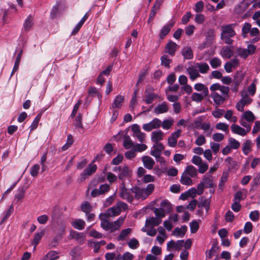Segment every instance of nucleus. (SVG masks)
Wrapping results in <instances>:
<instances>
[{
  "label": "nucleus",
  "mask_w": 260,
  "mask_h": 260,
  "mask_svg": "<svg viewBox=\"0 0 260 260\" xmlns=\"http://www.w3.org/2000/svg\"><path fill=\"white\" fill-rule=\"evenodd\" d=\"M235 24L223 25L221 26L220 39L227 45H232L234 40L232 39L236 35L234 30Z\"/></svg>",
  "instance_id": "nucleus-1"
},
{
  "label": "nucleus",
  "mask_w": 260,
  "mask_h": 260,
  "mask_svg": "<svg viewBox=\"0 0 260 260\" xmlns=\"http://www.w3.org/2000/svg\"><path fill=\"white\" fill-rule=\"evenodd\" d=\"M241 99L236 104V108L238 111L242 112L244 111V107L250 104L252 102V99L249 98L247 92L245 90L242 91L241 93Z\"/></svg>",
  "instance_id": "nucleus-2"
},
{
  "label": "nucleus",
  "mask_w": 260,
  "mask_h": 260,
  "mask_svg": "<svg viewBox=\"0 0 260 260\" xmlns=\"http://www.w3.org/2000/svg\"><path fill=\"white\" fill-rule=\"evenodd\" d=\"M132 189L129 190L125 188L124 183L123 182L121 186L120 187V196L124 200H127L129 202H132L134 200V197L132 194Z\"/></svg>",
  "instance_id": "nucleus-3"
},
{
  "label": "nucleus",
  "mask_w": 260,
  "mask_h": 260,
  "mask_svg": "<svg viewBox=\"0 0 260 260\" xmlns=\"http://www.w3.org/2000/svg\"><path fill=\"white\" fill-rule=\"evenodd\" d=\"M161 124V120L158 118H155L150 122L144 124L142 126V128L146 132H150L153 129L159 128Z\"/></svg>",
  "instance_id": "nucleus-4"
},
{
  "label": "nucleus",
  "mask_w": 260,
  "mask_h": 260,
  "mask_svg": "<svg viewBox=\"0 0 260 260\" xmlns=\"http://www.w3.org/2000/svg\"><path fill=\"white\" fill-rule=\"evenodd\" d=\"M210 90L211 91L216 92L217 90H219L221 93V95L229 98V92L230 91V88L228 86L221 85L219 83H215L212 84L210 87Z\"/></svg>",
  "instance_id": "nucleus-5"
},
{
  "label": "nucleus",
  "mask_w": 260,
  "mask_h": 260,
  "mask_svg": "<svg viewBox=\"0 0 260 260\" xmlns=\"http://www.w3.org/2000/svg\"><path fill=\"white\" fill-rule=\"evenodd\" d=\"M96 169L97 166L96 165H93L92 164L89 165L81 174V181H84L87 176L93 174Z\"/></svg>",
  "instance_id": "nucleus-6"
},
{
  "label": "nucleus",
  "mask_w": 260,
  "mask_h": 260,
  "mask_svg": "<svg viewBox=\"0 0 260 260\" xmlns=\"http://www.w3.org/2000/svg\"><path fill=\"white\" fill-rule=\"evenodd\" d=\"M186 71L189 75V78L191 80L194 81L197 78L200 77V74L195 63L188 67Z\"/></svg>",
  "instance_id": "nucleus-7"
},
{
  "label": "nucleus",
  "mask_w": 260,
  "mask_h": 260,
  "mask_svg": "<svg viewBox=\"0 0 260 260\" xmlns=\"http://www.w3.org/2000/svg\"><path fill=\"white\" fill-rule=\"evenodd\" d=\"M211 97L213 99L214 103L216 105V107H219L228 98L222 95H220L218 92L211 91Z\"/></svg>",
  "instance_id": "nucleus-8"
},
{
  "label": "nucleus",
  "mask_w": 260,
  "mask_h": 260,
  "mask_svg": "<svg viewBox=\"0 0 260 260\" xmlns=\"http://www.w3.org/2000/svg\"><path fill=\"white\" fill-rule=\"evenodd\" d=\"M165 148L162 144L160 143H156L153 145L152 150H151L150 154L156 158H159L160 156L161 152Z\"/></svg>",
  "instance_id": "nucleus-9"
},
{
  "label": "nucleus",
  "mask_w": 260,
  "mask_h": 260,
  "mask_svg": "<svg viewBox=\"0 0 260 260\" xmlns=\"http://www.w3.org/2000/svg\"><path fill=\"white\" fill-rule=\"evenodd\" d=\"M132 191L135 193V198L137 199L145 200L147 197V193L145 191V189L141 188L139 187H135L132 188Z\"/></svg>",
  "instance_id": "nucleus-10"
},
{
  "label": "nucleus",
  "mask_w": 260,
  "mask_h": 260,
  "mask_svg": "<svg viewBox=\"0 0 260 260\" xmlns=\"http://www.w3.org/2000/svg\"><path fill=\"white\" fill-rule=\"evenodd\" d=\"M219 246H218L217 241H215L212 244V247L210 250L206 251V258L207 259H210L212 257L216 254L219 250Z\"/></svg>",
  "instance_id": "nucleus-11"
},
{
  "label": "nucleus",
  "mask_w": 260,
  "mask_h": 260,
  "mask_svg": "<svg viewBox=\"0 0 260 260\" xmlns=\"http://www.w3.org/2000/svg\"><path fill=\"white\" fill-rule=\"evenodd\" d=\"M141 159L144 166L148 170H151L155 165L154 160L149 156H144Z\"/></svg>",
  "instance_id": "nucleus-12"
},
{
  "label": "nucleus",
  "mask_w": 260,
  "mask_h": 260,
  "mask_svg": "<svg viewBox=\"0 0 260 260\" xmlns=\"http://www.w3.org/2000/svg\"><path fill=\"white\" fill-rule=\"evenodd\" d=\"M178 45L172 41H170L165 47V52L171 56H174Z\"/></svg>",
  "instance_id": "nucleus-13"
},
{
  "label": "nucleus",
  "mask_w": 260,
  "mask_h": 260,
  "mask_svg": "<svg viewBox=\"0 0 260 260\" xmlns=\"http://www.w3.org/2000/svg\"><path fill=\"white\" fill-rule=\"evenodd\" d=\"M169 110L168 104L166 102H162L161 104L158 105L154 109V112L158 115L166 113Z\"/></svg>",
  "instance_id": "nucleus-14"
},
{
  "label": "nucleus",
  "mask_w": 260,
  "mask_h": 260,
  "mask_svg": "<svg viewBox=\"0 0 260 260\" xmlns=\"http://www.w3.org/2000/svg\"><path fill=\"white\" fill-rule=\"evenodd\" d=\"M175 22H172L164 25L160 30L159 36V38L162 39L170 31L172 27L174 26Z\"/></svg>",
  "instance_id": "nucleus-15"
},
{
  "label": "nucleus",
  "mask_w": 260,
  "mask_h": 260,
  "mask_svg": "<svg viewBox=\"0 0 260 260\" xmlns=\"http://www.w3.org/2000/svg\"><path fill=\"white\" fill-rule=\"evenodd\" d=\"M73 239H76L80 244H82L84 242V235L82 233L71 230L70 234Z\"/></svg>",
  "instance_id": "nucleus-16"
},
{
  "label": "nucleus",
  "mask_w": 260,
  "mask_h": 260,
  "mask_svg": "<svg viewBox=\"0 0 260 260\" xmlns=\"http://www.w3.org/2000/svg\"><path fill=\"white\" fill-rule=\"evenodd\" d=\"M161 222V219H157L154 217H148L147 218L145 222L146 226L154 227L158 226Z\"/></svg>",
  "instance_id": "nucleus-17"
},
{
  "label": "nucleus",
  "mask_w": 260,
  "mask_h": 260,
  "mask_svg": "<svg viewBox=\"0 0 260 260\" xmlns=\"http://www.w3.org/2000/svg\"><path fill=\"white\" fill-rule=\"evenodd\" d=\"M231 128L232 132L233 133L240 135L241 136H245L248 133V132L246 131L245 129L236 124H233L231 125Z\"/></svg>",
  "instance_id": "nucleus-18"
},
{
  "label": "nucleus",
  "mask_w": 260,
  "mask_h": 260,
  "mask_svg": "<svg viewBox=\"0 0 260 260\" xmlns=\"http://www.w3.org/2000/svg\"><path fill=\"white\" fill-rule=\"evenodd\" d=\"M233 54V51L228 46H223L220 51V55L225 58H230Z\"/></svg>",
  "instance_id": "nucleus-19"
},
{
  "label": "nucleus",
  "mask_w": 260,
  "mask_h": 260,
  "mask_svg": "<svg viewBox=\"0 0 260 260\" xmlns=\"http://www.w3.org/2000/svg\"><path fill=\"white\" fill-rule=\"evenodd\" d=\"M71 225L76 229L82 230L85 228V222L81 219H76L72 221Z\"/></svg>",
  "instance_id": "nucleus-20"
},
{
  "label": "nucleus",
  "mask_w": 260,
  "mask_h": 260,
  "mask_svg": "<svg viewBox=\"0 0 260 260\" xmlns=\"http://www.w3.org/2000/svg\"><path fill=\"white\" fill-rule=\"evenodd\" d=\"M181 54L185 59H191L193 58V52L190 47H184L182 49Z\"/></svg>",
  "instance_id": "nucleus-21"
},
{
  "label": "nucleus",
  "mask_w": 260,
  "mask_h": 260,
  "mask_svg": "<svg viewBox=\"0 0 260 260\" xmlns=\"http://www.w3.org/2000/svg\"><path fill=\"white\" fill-rule=\"evenodd\" d=\"M164 134L161 131H154L151 133V141L155 143L161 140L163 138Z\"/></svg>",
  "instance_id": "nucleus-22"
},
{
  "label": "nucleus",
  "mask_w": 260,
  "mask_h": 260,
  "mask_svg": "<svg viewBox=\"0 0 260 260\" xmlns=\"http://www.w3.org/2000/svg\"><path fill=\"white\" fill-rule=\"evenodd\" d=\"M124 100V97L122 95H118L116 96L113 103L112 104L111 108L114 109L120 108L122 105Z\"/></svg>",
  "instance_id": "nucleus-23"
},
{
  "label": "nucleus",
  "mask_w": 260,
  "mask_h": 260,
  "mask_svg": "<svg viewBox=\"0 0 260 260\" xmlns=\"http://www.w3.org/2000/svg\"><path fill=\"white\" fill-rule=\"evenodd\" d=\"M210 199H205L203 197L199 199V202L197 204L199 208H205L207 211L210 208Z\"/></svg>",
  "instance_id": "nucleus-24"
},
{
  "label": "nucleus",
  "mask_w": 260,
  "mask_h": 260,
  "mask_svg": "<svg viewBox=\"0 0 260 260\" xmlns=\"http://www.w3.org/2000/svg\"><path fill=\"white\" fill-rule=\"evenodd\" d=\"M199 73L206 74L210 70L209 65L206 62H197L196 63Z\"/></svg>",
  "instance_id": "nucleus-25"
},
{
  "label": "nucleus",
  "mask_w": 260,
  "mask_h": 260,
  "mask_svg": "<svg viewBox=\"0 0 260 260\" xmlns=\"http://www.w3.org/2000/svg\"><path fill=\"white\" fill-rule=\"evenodd\" d=\"M129 170L127 166H124L121 167V169H120L119 174L118 176L119 179L122 180V182H124L123 180L124 178L128 176L129 175Z\"/></svg>",
  "instance_id": "nucleus-26"
},
{
  "label": "nucleus",
  "mask_w": 260,
  "mask_h": 260,
  "mask_svg": "<svg viewBox=\"0 0 260 260\" xmlns=\"http://www.w3.org/2000/svg\"><path fill=\"white\" fill-rule=\"evenodd\" d=\"M194 89L198 91H202L204 96H208L209 91L208 88L202 83H197L194 85Z\"/></svg>",
  "instance_id": "nucleus-27"
},
{
  "label": "nucleus",
  "mask_w": 260,
  "mask_h": 260,
  "mask_svg": "<svg viewBox=\"0 0 260 260\" xmlns=\"http://www.w3.org/2000/svg\"><path fill=\"white\" fill-rule=\"evenodd\" d=\"M22 52H23L22 49H20L19 51V52L18 53V54L17 55L16 59L15 64L14 66V68L13 69V70H12L11 74V76H12V75L14 74V73L15 72H16L19 68V66L20 62L21 60Z\"/></svg>",
  "instance_id": "nucleus-28"
},
{
  "label": "nucleus",
  "mask_w": 260,
  "mask_h": 260,
  "mask_svg": "<svg viewBox=\"0 0 260 260\" xmlns=\"http://www.w3.org/2000/svg\"><path fill=\"white\" fill-rule=\"evenodd\" d=\"M244 75L242 71L237 72L234 77V82L235 84V86H237L242 82L244 78Z\"/></svg>",
  "instance_id": "nucleus-29"
},
{
  "label": "nucleus",
  "mask_w": 260,
  "mask_h": 260,
  "mask_svg": "<svg viewBox=\"0 0 260 260\" xmlns=\"http://www.w3.org/2000/svg\"><path fill=\"white\" fill-rule=\"evenodd\" d=\"M123 145L125 149H128L131 148H133L135 144L132 141L130 137L129 136L126 135L124 137Z\"/></svg>",
  "instance_id": "nucleus-30"
},
{
  "label": "nucleus",
  "mask_w": 260,
  "mask_h": 260,
  "mask_svg": "<svg viewBox=\"0 0 260 260\" xmlns=\"http://www.w3.org/2000/svg\"><path fill=\"white\" fill-rule=\"evenodd\" d=\"M187 230L186 225H182L180 228H176L173 231V234L175 236L183 237Z\"/></svg>",
  "instance_id": "nucleus-31"
},
{
  "label": "nucleus",
  "mask_w": 260,
  "mask_h": 260,
  "mask_svg": "<svg viewBox=\"0 0 260 260\" xmlns=\"http://www.w3.org/2000/svg\"><path fill=\"white\" fill-rule=\"evenodd\" d=\"M241 118H244L247 122L252 123L255 119L254 114L250 111H245L242 115Z\"/></svg>",
  "instance_id": "nucleus-32"
},
{
  "label": "nucleus",
  "mask_w": 260,
  "mask_h": 260,
  "mask_svg": "<svg viewBox=\"0 0 260 260\" xmlns=\"http://www.w3.org/2000/svg\"><path fill=\"white\" fill-rule=\"evenodd\" d=\"M252 143L251 140H247L244 143L242 148L243 153L247 155L251 151Z\"/></svg>",
  "instance_id": "nucleus-33"
},
{
  "label": "nucleus",
  "mask_w": 260,
  "mask_h": 260,
  "mask_svg": "<svg viewBox=\"0 0 260 260\" xmlns=\"http://www.w3.org/2000/svg\"><path fill=\"white\" fill-rule=\"evenodd\" d=\"M160 207L166 213H169L172 210L171 204L167 200H163L160 203Z\"/></svg>",
  "instance_id": "nucleus-34"
},
{
  "label": "nucleus",
  "mask_w": 260,
  "mask_h": 260,
  "mask_svg": "<svg viewBox=\"0 0 260 260\" xmlns=\"http://www.w3.org/2000/svg\"><path fill=\"white\" fill-rule=\"evenodd\" d=\"M132 229L127 228L123 230L117 237L118 240H124L131 233Z\"/></svg>",
  "instance_id": "nucleus-35"
},
{
  "label": "nucleus",
  "mask_w": 260,
  "mask_h": 260,
  "mask_svg": "<svg viewBox=\"0 0 260 260\" xmlns=\"http://www.w3.org/2000/svg\"><path fill=\"white\" fill-rule=\"evenodd\" d=\"M190 177H191L187 175V174L183 173L181 177V183L184 185H191L192 184V181Z\"/></svg>",
  "instance_id": "nucleus-36"
},
{
  "label": "nucleus",
  "mask_w": 260,
  "mask_h": 260,
  "mask_svg": "<svg viewBox=\"0 0 260 260\" xmlns=\"http://www.w3.org/2000/svg\"><path fill=\"white\" fill-rule=\"evenodd\" d=\"M120 210L119 209L117 206H114L112 207L109 208L107 211V214L109 216H114L120 214Z\"/></svg>",
  "instance_id": "nucleus-37"
},
{
  "label": "nucleus",
  "mask_w": 260,
  "mask_h": 260,
  "mask_svg": "<svg viewBox=\"0 0 260 260\" xmlns=\"http://www.w3.org/2000/svg\"><path fill=\"white\" fill-rule=\"evenodd\" d=\"M185 174L191 177H193L197 175V170L193 166H188L186 168Z\"/></svg>",
  "instance_id": "nucleus-38"
},
{
  "label": "nucleus",
  "mask_w": 260,
  "mask_h": 260,
  "mask_svg": "<svg viewBox=\"0 0 260 260\" xmlns=\"http://www.w3.org/2000/svg\"><path fill=\"white\" fill-rule=\"evenodd\" d=\"M44 235V231H41L40 232L37 233L35 234L32 241V244L34 245V249L38 245L40 240L41 239Z\"/></svg>",
  "instance_id": "nucleus-39"
},
{
  "label": "nucleus",
  "mask_w": 260,
  "mask_h": 260,
  "mask_svg": "<svg viewBox=\"0 0 260 260\" xmlns=\"http://www.w3.org/2000/svg\"><path fill=\"white\" fill-rule=\"evenodd\" d=\"M201 182L203 183L205 187L209 188L212 187L214 186V183L213 180L208 177H204Z\"/></svg>",
  "instance_id": "nucleus-40"
},
{
  "label": "nucleus",
  "mask_w": 260,
  "mask_h": 260,
  "mask_svg": "<svg viewBox=\"0 0 260 260\" xmlns=\"http://www.w3.org/2000/svg\"><path fill=\"white\" fill-rule=\"evenodd\" d=\"M127 245L130 248L136 249L139 247L140 244L137 239L133 238L128 241Z\"/></svg>",
  "instance_id": "nucleus-41"
},
{
  "label": "nucleus",
  "mask_w": 260,
  "mask_h": 260,
  "mask_svg": "<svg viewBox=\"0 0 260 260\" xmlns=\"http://www.w3.org/2000/svg\"><path fill=\"white\" fill-rule=\"evenodd\" d=\"M226 165L228 167L229 169L236 168L237 166V162L233 160L231 157H228L225 159Z\"/></svg>",
  "instance_id": "nucleus-42"
},
{
  "label": "nucleus",
  "mask_w": 260,
  "mask_h": 260,
  "mask_svg": "<svg viewBox=\"0 0 260 260\" xmlns=\"http://www.w3.org/2000/svg\"><path fill=\"white\" fill-rule=\"evenodd\" d=\"M158 95L153 93H149L145 96L144 100L147 104H150L153 103L154 99L157 98Z\"/></svg>",
  "instance_id": "nucleus-43"
},
{
  "label": "nucleus",
  "mask_w": 260,
  "mask_h": 260,
  "mask_svg": "<svg viewBox=\"0 0 260 260\" xmlns=\"http://www.w3.org/2000/svg\"><path fill=\"white\" fill-rule=\"evenodd\" d=\"M210 63L212 68L216 69L221 66V61L219 58L214 57L210 59Z\"/></svg>",
  "instance_id": "nucleus-44"
},
{
  "label": "nucleus",
  "mask_w": 260,
  "mask_h": 260,
  "mask_svg": "<svg viewBox=\"0 0 260 260\" xmlns=\"http://www.w3.org/2000/svg\"><path fill=\"white\" fill-rule=\"evenodd\" d=\"M74 124L76 128H78L79 130L83 129L82 115L81 113L78 114V116L76 117Z\"/></svg>",
  "instance_id": "nucleus-45"
},
{
  "label": "nucleus",
  "mask_w": 260,
  "mask_h": 260,
  "mask_svg": "<svg viewBox=\"0 0 260 260\" xmlns=\"http://www.w3.org/2000/svg\"><path fill=\"white\" fill-rule=\"evenodd\" d=\"M153 212L157 219H160L166 216V212L160 208H154Z\"/></svg>",
  "instance_id": "nucleus-46"
},
{
  "label": "nucleus",
  "mask_w": 260,
  "mask_h": 260,
  "mask_svg": "<svg viewBox=\"0 0 260 260\" xmlns=\"http://www.w3.org/2000/svg\"><path fill=\"white\" fill-rule=\"evenodd\" d=\"M174 122V120L173 119H168L164 120L162 122H161V125L164 129H169L172 125Z\"/></svg>",
  "instance_id": "nucleus-47"
},
{
  "label": "nucleus",
  "mask_w": 260,
  "mask_h": 260,
  "mask_svg": "<svg viewBox=\"0 0 260 260\" xmlns=\"http://www.w3.org/2000/svg\"><path fill=\"white\" fill-rule=\"evenodd\" d=\"M25 192V189L23 187H20L17 190V192L15 195V198L18 200H22L24 197V193Z\"/></svg>",
  "instance_id": "nucleus-48"
},
{
  "label": "nucleus",
  "mask_w": 260,
  "mask_h": 260,
  "mask_svg": "<svg viewBox=\"0 0 260 260\" xmlns=\"http://www.w3.org/2000/svg\"><path fill=\"white\" fill-rule=\"evenodd\" d=\"M160 60L161 65L164 66L167 68L170 67V63L172 62V60L169 59L167 55H164L162 56L160 58Z\"/></svg>",
  "instance_id": "nucleus-49"
},
{
  "label": "nucleus",
  "mask_w": 260,
  "mask_h": 260,
  "mask_svg": "<svg viewBox=\"0 0 260 260\" xmlns=\"http://www.w3.org/2000/svg\"><path fill=\"white\" fill-rule=\"evenodd\" d=\"M207 96H204L202 93H199L197 92L193 93L191 95V99L193 101L197 102H201L203 99Z\"/></svg>",
  "instance_id": "nucleus-50"
},
{
  "label": "nucleus",
  "mask_w": 260,
  "mask_h": 260,
  "mask_svg": "<svg viewBox=\"0 0 260 260\" xmlns=\"http://www.w3.org/2000/svg\"><path fill=\"white\" fill-rule=\"evenodd\" d=\"M81 208L82 211L85 213L90 212L92 210L91 206L87 202H85L83 203L81 205Z\"/></svg>",
  "instance_id": "nucleus-51"
},
{
  "label": "nucleus",
  "mask_w": 260,
  "mask_h": 260,
  "mask_svg": "<svg viewBox=\"0 0 260 260\" xmlns=\"http://www.w3.org/2000/svg\"><path fill=\"white\" fill-rule=\"evenodd\" d=\"M229 143L230 145V147L232 149H237L240 146V143L233 138H230L229 139Z\"/></svg>",
  "instance_id": "nucleus-52"
},
{
  "label": "nucleus",
  "mask_w": 260,
  "mask_h": 260,
  "mask_svg": "<svg viewBox=\"0 0 260 260\" xmlns=\"http://www.w3.org/2000/svg\"><path fill=\"white\" fill-rule=\"evenodd\" d=\"M32 26V18L31 16H29L25 20L23 27L24 29L26 31H28L30 29Z\"/></svg>",
  "instance_id": "nucleus-53"
},
{
  "label": "nucleus",
  "mask_w": 260,
  "mask_h": 260,
  "mask_svg": "<svg viewBox=\"0 0 260 260\" xmlns=\"http://www.w3.org/2000/svg\"><path fill=\"white\" fill-rule=\"evenodd\" d=\"M134 150L136 152H142L147 149V146L144 144H136L134 146Z\"/></svg>",
  "instance_id": "nucleus-54"
},
{
  "label": "nucleus",
  "mask_w": 260,
  "mask_h": 260,
  "mask_svg": "<svg viewBox=\"0 0 260 260\" xmlns=\"http://www.w3.org/2000/svg\"><path fill=\"white\" fill-rule=\"evenodd\" d=\"M215 127L217 129L221 130L227 133L229 132V125L225 123H218L216 124Z\"/></svg>",
  "instance_id": "nucleus-55"
},
{
  "label": "nucleus",
  "mask_w": 260,
  "mask_h": 260,
  "mask_svg": "<svg viewBox=\"0 0 260 260\" xmlns=\"http://www.w3.org/2000/svg\"><path fill=\"white\" fill-rule=\"evenodd\" d=\"M239 122L241 125L245 127L246 128V131L248 132H250L251 130V123H249L247 122L245 119L244 118H240L239 120Z\"/></svg>",
  "instance_id": "nucleus-56"
},
{
  "label": "nucleus",
  "mask_w": 260,
  "mask_h": 260,
  "mask_svg": "<svg viewBox=\"0 0 260 260\" xmlns=\"http://www.w3.org/2000/svg\"><path fill=\"white\" fill-rule=\"evenodd\" d=\"M13 212V207L12 205L10 206L9 209L4 213L3 217L2 219L1 222H5L8 218L12 214Z\"/></svg>",
  "instance_id": "nucleus-57"
},
{
  "label": "nucleus",
  "mask_w": 260,
  "mask_h": 260,
  "mask_svg": "<svg viewBox=\"0 0 260 260\" xmlns=\"http://www.w3.org/2000/svg\"><path fill=\"white\" fill-rule=\"evenodd\" d=\"M133 136L136 137L138 141L141 143H143L145 141L146 134L141 132L133 134Z\"/></svg>",
  "instance_id": "nucleus-58"
},
{
  "label": "nucleus",
  "mask_w": 260,
  "mask_h": 260,
  "mask_svg": "<svg viewBox=\"0 0 260 260\" xmlns=\"http://www.w3.org/2000/svg\"><path fill=\"white\" fill-rule=\"evenodd\" d=\"M259 213L258 211L255 210L250 213L249 217L253 221H257L259 219Z\"/></svg>",
  "instance_id": "nucleus-59"
},
{
  "label": "nucleus",
  "mask_w": 260,
  "mask_h": 260,
  "mask_svg": "<svg viewBox=\"0 0 260 260\" xmlns=\"http://www.w3.org/2000/svg\"><path fill=\"white\" fill-rule=\"evenodd\" d=\"M40 170V166L38 164L34 165L30 169V173L33 177L37 176L39 171Z\"/></svg>",
  "instance_id": "nucleus-60"
},
{
  "label": "nucleus",
  "mask_w": 260,
  "mask_h": 260,
  "mask_svg": "<svg viewBox=\"0 0 260 260\" xmlns=\"http://www.w3.org/2000/svg\"><path fill=\"white\" fill-rule=\"evenodd\" d=\"M110 186L107 184H104L101 185L99 187L100 192L101 194H105L110 190Z\"/></svg>",
  "instance_id": "nucleus-61"
},
{
  "label": "nucleus",
  "mask_w": 260,
  "mask_h": 260,
  "mask_svg": "<svg viewBox=\"0 0 260 260\" xmlns=\"http://www.w3.org/2000/svg\"><path fill=\"white\" fill-rule=\"evenodd\" d=\"M136 152L134 150V147H133L131 150L127 151L125 153V157L128 159L134 158L136 156Z\"/></svg>",
  "instance_id": "nucleus-62"
},
{
  "label": "nucleus",
  "mask_w": 260,
  "mask_h": 260,
  "mask_svg": "<svg viewBox=\"0 0 260 260\" xmlns=\"http://www.w3.org/2000/svg\"><path fill=\"white\" fill-rule=\"evenodd\" d=\"M198 223L196 221H193L190 223V232L191 233H195L199 229Z\"/></svg>",
  "instance_id": "nucleus-63"
},
{
  "label": "nucleus",
  "mask_w": 260,
  "mask_h": 260,
  "mask_svg": "<svg viewBox=\"0 0 260 260\" xmlns=\"http://www.w3.org/2000/svg\"><path fill=\"white\" fill-rule=\"evenodd\" d=\"M57 254V253L55 251H50L46 254V257H48L49 260H54L59 257Z\"/></svg>",
  "instance_id": "nucleus-64"
}]
</instances>
